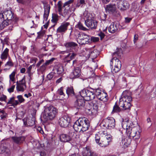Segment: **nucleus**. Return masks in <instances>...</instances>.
I'll list each match as a JSON object with an SVG mask.
<instances>
[{
  "label": "nucleus",
  "instance_id": "obj_1",
  "mask_svg": "<svg viewBox=\"0 0 156 156\" xmlns=\"http://www.w3.org/2000/svg\"><path fill=\"white\" fill-rule=\"evenodd\" d=\"M121 126L124 129H126V134L129 137L133 138L136 141L140 138V133L137 128L132 126L133 123L131 121L127 119L123 120Z\"/></svg>",
  "mask_w": 156,
  "mask_h": 156
},
{
  "label": "nucleus",
  "instance_id": "obj_2",
  "mask_svg": "<svg viewBox=\"0 0 156 156\" xmlns=\"http://www.w3.org/2000/svg\"><path fill=\"white\" fill-rule=\"evenodd\" d=\"M99 134H95V140L97 143L102 147H107L112 140V136L111 135L108 134L106 131H100Z\"/></svg>",
  "mask_w": 156,
  "mask_h": 156
},
{
  "label": "nucleus",
  "instance_id": "obj_3",
  "mask_svg": "<svg viewBox=\"0 0 156 156\" xmlns=\"http://www.w3.org/2000/svg\"><path fill=\"white\" fill-rule=\"evenodd\" d=\"M87 89H83L79 92L80 95L85 97L87 101L94 99L96 96L97 98L102 92L100 88L93 89L87 87Z\"/></svg>",
  "mask_w": 156,
  "mask_h": 156
},
{
  "label": "nucleus",
  "instance_id": "obj_4",
  "mask_svg": "<svg viewBox=\"0 0 156 156\" xmlns=\"http://www.w3.org/2000/svg\"><path fill=\"white\" fill-rule=\"evenodd\" d=\"M132 101L131 92L128 90H126L123 92L121 98L119 99V106L124 110L128 109L131 106Z\"/></svg>",
  "mask_w": 156,
  "mask_h": 156
},
{
  "label": "nucleus",
  "instance_id": "obj_5",
  "mask_svg": "<svg viewBox=\"0 0 156 156\" xmlns=\"http://www.w3.org/2000/svg\"><path fill=\"white\" fill-rule=\"evenodd\" d=\"M73 126L75 131L83 132L88 130L89 123L86 118H80L75 122Z\"/></svg>",
  "mask_w": 156,
  "mask_h": 156
},
{
  "label": "nucleus",
  "instance_id": "obj_6",
  "mask_svg": "<svg viewBox=\"0 0 156 156\" xmlns=\"http://www.w3.org/2000/svg\"><path fill=\"white\" fill-rule=\"evenodd\" d=\"M57 109L53 106L44 107L43 117L46 121L53 119L57 113Z\"/></svg>",
  "mask_w": 156,
  "mask_h": 156
},
{
  "label": "nucleus",
  "instance_id": "obj_7",
  "mask_svg": "<svg viewBox=\"0 0 156 156\" xmlns=\"http://www.w3.org/2000/svg\"><path fill=\"white\" fill-rule=\"evenodd\" d=\"M113 58L111 60L110 65H111V62L113 63L114 65V68L112 71L116 73L119 71L121 67V63L120 61L117 58L120 56L119 53V49L115 52H114L112 55Z\"/></svg>",
  "mask_w": 156,
  "mask_h": 156
},
{
  "label": "nucleus",
  "instance_id": "obj_8",
  "mask_svg": "<svg viewBox=\"0 0 156 156\" xmlns=\"http://www.w3.org/2000/svg\"><path fill=\"white\" fill-rule=\"evenodd\" d=\"M87 16V19L85 21L86 25L88 28L91 29H96L97 26L98 22L90 14L88 13Z\"/></svg>",
  "mask_w": 156,
  "mask_h": 156
},
{
  "label": "nucleus",
  "instance_id": "obj_9",
  "mask_svg": "<svg viewBox=\"0 0 156 156\" xmlns=\"http://www.w3.org/2000/svg\"><path fill=\"white\" fill-rule=\"evenodd\" d=\"M90 37L83 32L80 33L77 35V42L80 44H87L90 41Z\"/></svg>",
  "mask_w": 156,
  "mask_h": 156
},
{
  "label": "nucleus",
  "instance_id": "obj_10",
  "mask_svg": "<svg viewBox=\"0 0 156 156\" xmlns=\"http://www.w3.org/2000/svg\"><path fill=\"white\" fill-rule=\"evenodd\" d=\"M103 126L106 128L111 129L115 126V120L113 118H107L104 119L102 123Z\"/></svg>",
  "mask_w": 156,
  "mask_h": 156
},
{
  "label": "nucleus",
  "instance_id": "obj_11",
  "mask_svg": "<svg viewBox=\"0 0 156 156\" xmlns=\"http://www.w3.org/2000/svg\"><path fill=\"white\" fill-rule=\"evenodd\" d=\"M16 88L18 91L23 92L26 88L25 76L19 81L16 82Z\"/></svg>",
  "mask_w": 156,
  "mask_h": 156
},
{
  "label": "nucleus",
  "instance_id": "obj_12",
  "mask_svg": "<svg viewBox=\"0 0 156 156\" xmlns=\"http://www.w3.org/2000/svg\"><path fill=\"white\" fill-rule=\"evenodd\" d=\"M70 121V118L67 116H64L60 118L58 120L59 125L62 127L68 126Z\"/></svg>",
  "mask_w": 156,
  "mask_h": 156
},
{
  "label": "nucleus",
  "instance_id": "obj_13",
  "mask_svg": "<svg viewBox=\"0 0 156 156\" xmlns=\"http://www.w3.org/2000/svg\"><path fill=\"white\" fill-rule=\"evenodd\" d=\"M80 98H79L77 99L75 102V106L77 109H81L84 108L85 105V101L83 98L87 101L85 97H82L81 95Z\"/></svg>",
  "mask_w": 156,
  "mask_h": 156
},
{
  "label": "nucleus",
  "instance_id": "obj_14",
  "mask_svg": "<svg viewBox=\"0 0 156 156\" xmlns=\"http://www.w3.org/2000/svg\"><path fill=\"white\" fill-rule=\"evenodd\" d=\"M64 44L68 51L71 52L73 50L77 51V48L78 45L76 43L72 41L64 43Z\"/></svg>",
  "mask_w": 156,
  "mask_h": 156
},
{
  "label": "nucleus",
  "instance_id": "obj_15",
  "mask_svg": "<svg viewBox=\"0 0 156 156\" xmlns=\"http://www.w3.org/2000/svg\"><path fill=\"white\" fill-rule=\"evenodd\" d=\"M83 156H97V154L92 151L89 147H87L83 149L82 152Z\"/></svg>",
  "mask_w": 156,
  "mask_h": 156
},
{
  "label": "nucleus",
  "instance_id": "obj_16",
  "mask_svg": "<svg viewBox=\"0 0 156 156\" xmlns=\"http://www.w3.org/2000/svg\"><path fill=\"white\" fill-rule=\"evenodd\" d=\"M118 7L121 11L126 10L129 8V4L126 1H121L117 3Z\"/></svg>",
  "mask_w": 156,
  "mask_h": 156
},
{
  "label": "nucleus",
  "instance_id": "obj_17",
  "mask_svg": "<svg viewBox=\"0 0 156 156\" xmlns=\"http://www.w3.org/2000/svg\"><path fill=\"white\" fill-rule=\"evenodd\" d=\"M70 23L69 22H64L62 23L61 25L58 28L56 31L57 33L63 34L67 30L68 26Z\"/></svg>",
  "mask_w": 156,
  "mask_h": 156
},
{
  "label": "nucleus",
  "instance_id": "obj_18",
  "mask_svg": "<svg viewBox=\"0 0 156 156\" xmlns=\"http://www.w3.org/2000/svg\"><path fill=\"white\" fill-rule=\"evenodd\" d=\"M23 120L24 124L27 126H32L35 124V119L33 116L32 117L24 118Z\"/></svg>",
  "mask_w": 156,
  "mask_h": 156
},
{
  "label": "nucleus",
  "instance_id": "obj_19",
  "mask_svg": "<svg viewBox=\"0 0 156 156\" xmlns=\"http://www.w3.org/2000/svg\"><path fill=\"white\" fill-rule=\"evenodd\" d=\"M80 69L78 67L74 68L73 72L70 75V77L71 79H75L79 77L80 75Z\"/></svg>",
  "mask_w": 156,
  "mask_h": 156
},
{
  "label": "nucleus",
  "instance_id": "obj_20",
  "mask_svg": "<svg viewBox=\"0 0 156 156\" xmlns=\"http://www.w3.org/2000/svg\"><path fill=\"white\" fill-rule=\"evenodd\" d=\"M86 55H87L86 57L89 58L91 57L93 60L94 58H95L98 54L97 51L96 50H91L90 49H87L86 50Z\"/></svg>",
  "mask_w": 156,
  "mask_h": 156
},
{
  "label": "nucleus",
  "instance_id": "obj_21",
  "mask_svg": "<svg viewBox=\"0 0 156 156\" xmlns=\"http://www.w3.org/2000/svg\"><path fill=\"white\" fill-rule=\"evenodd\" d=\"M4 46V45H3L2 53L0 55V58L2 60L5 61L9 56V50L7 48H6L5 49L3 50Z\"/></svg>",
  "mask_w": 156,
  "mask_h": 156
},
{
  "label": "nucleus",
  "instance_id": "obj_22",
  "mask_svg": "<svg viewBox=\"0 0 156 156\" xmlns=\"http://www.w3.org/2000/svg\"><path fill=\"white\" fill-rule=\"evenodd\" d=\"M4 14V20H11L13 18V14L10 10H7L3 12Z\"/></svg>",
  "mask_w": 156,
  "mask_h": 156
},
{
  "label": "nucleus",
  "instance_id": "obj_23",
  "mask_svg": "<svg viewBox=\"0 0 156 156\" xmlns=\"http://www.w3.org/2000/svg\"><path fill=\"white\" fill-rule=\"evenodd\" d=\"M76 55V53L74 52H73L72 53H69L67 55L64 56V60L65 61L69 62L71 60L74 59Z\"/></svg>",
  "mask_w": 156,
  "mask_h": 156
},
{
  "label": "nucleus",
  "instance_id": "obj_24",
  "mask_svg": "<svg viewBox=\"0 0 156 156\" xmlns=\"http://www.w3.org/2000/svg\"><path fill=\"white\" fill-rule=\"evenodd\" d=\"M44 12L43 15L44 21H46L48 16L50 10V5L48 4H45L44 5Z\"/></svg>",
  "mask_w": 156,
  "mask_h": 156
},
{
  "label": "nucleus",
  "instance_id": "obj_25",
  "mask_svg": "<svg viewBox=\"0 0 156 156\" xmlns=\"http://www.w3.org/2000/svg\"><path fill=\"white\" fill-rule=\"evenodd\" d=\"M118 28V25L114 23H113L108 27V30L110 33L113 34L117 31Z\"/></svg>",
  "mask_w": 156,
  "mask_h": 156
},
{
  "label": "nucleus",
  "instance_id": "obj_26",
  "mask_svg": "<svg viewBox=\"0 0 156 156\" xmlns=\"http://www.w3.org/2000/svg\"><path fill=\"white\" fill-rule=\"evenodd\" d=\"M105 9L106 12L113 13L116 11V5L115 4H109L106 5Z\"/></svg>",
  "mask_w": 156,
  "mask_h": 156
},
{
  "label": "nucleus",
  "instance_id": "obj_27",
  "mask_svg": "<svg viewBox=\"0 0 156 156\" xmlns=\"http://www.w3.org/2000/svg\"><path fill=\"white\" fill-rule=\"evenodd\" d=\"M25 137L22 136L19 137H12V139L15 143L18 144H20L22 143L25 139Z\"/></svg>",
  "mask_w": 156,
  "mask_h": 156
},
{
  "label": "nucleus",
  "instance_id": "obj_28",
  "mask_svg": "<svg viewBox=\"0 0 156 156\" xmlns=\"http://www.w3.org/2000/svg\"><path fill=\"white\" fill-rule=\"evenodd\" d=\"M4 153L5 156H9L10 154L9 150L4 146L0 147V154Z\"/></svg>",
  "mask_w": 156,
  "mask_h": 156
},
{
  "label": "nucleus",
  "instance_id": "obj_29",
  "mask_svg": "<svg viewBox=\"0 0 156 156\" xmlns=\"http://www.w3.org/2000/svg\"><path fill=\"white\" fill-rule=\"evenodd\" d=\"M15 98L14 97L10 98L7 102V104L8 105L11 104V106L14 107L18 105H19V102L18 100H15Z\"/></svg>",
  "mask_w": 156,
  "mask_h": 156
},
{
  "label": "nucleus",
  "instance_id": "obj_30",
  "mask_svg": "<svg viewBox=\"0 0 156 156\" xmlns=\"http://www.w3.org/2000/svg\"><path fill=\"white\" fill-rule=\"evenodd\" d=\"M59 139L61 142H68L70 141V138L68 135L65 134H62L59 136Z\"/></svg>",
  "mask_w": 156,
  "mask_h": 156
},
{
  "label": "nucleus",
  "instance_id": "obj_31",
  "mask_svg": "<svg viewBox=\"0 0 156 156\" xmlns=\"http://www.w3.org/2000/svg\"><path fill=\"white\" fill-rule=\"evenodd\" d=\"M55 70L57 71L58 74H61L64 71L63 66L61 64H57L55 66Z\"/></svg>",
  "mask_w": 156,
  "mask_h": 156
},
{
  "label": "nucleus",
  "instance_id": "obj_32",
  "mask_svg": "<svg viewBox=\"0 0 156 156\" xmlns=\"http://www.w3.org/2000/svg\"><path fill=\"white\" fill-rule=\"evenodd\" d=\"M68 136L70 138V140L73 139H77L79 138V136L76 134V133L73 130H70L68 133Z\"/></svg>",
  "mask_w": 156,
  "mask_h": 156
},
{
  "label": "nucleus",
  "instance_id": "obj_33",
  "mask_svg": "<svg viewBox=\"0 0 156 156\" xmlns=\"http://www.w3.org/2000/svg\"><path fill=\"white\" fill-rule=\"evenodd\" d=\"M98 103L95 102L94 103L92 108H91V111L93 115H96L98 111Z\"/></svg>",
  "mask_w": 156,
  "mask_h": 156
},
{
  "label": "nucleus",
  "instance_id": "obj_34",
  "mask_svg": "<svg viewBox=\"0 0 156 156\" xmlns=\"http://www.w3.org/2000/svg\"><path fill=\"white\" fill-rule=\"evenodd\" d=\"M107 96L106 93L102 92L97 98L100 101H105L107 100Z\"/></svg>",
  "mask_w": 156,
  "mask_h": 156
},
{
  "label": "nucleus",
  "instance_id": "obj_35",
  "mask_svg": "<svg viewBox=\"0 0 156 156\" xmlns=\"http://www.w3.org/2000/svg\"><path fill=\"white\" fill-rule=\"evenodd\" d=\"M131 142V138L130 137L125 138L122 140V144L126 147H128L130 144Z\"/></svg>",
  "mask_w": 156,
  "mask_h": 156
},
{
  "label": "nucleus",
  "instance_id": "obj_36",
  "mask_svg": "<svg viewBox=\"0 0 156 156\" xmlns=\"http://www.w3.org/2000/svg\"><path fill=\"white\" fill-rule=\"evenodd\" d=\"M121 111V109L120 107L118 106L117 103H115V104L114 105L113 110L112 112V113H114L115 112H118Z\"/></svg>",
  "mask_w": 156,
  "mask_h": 156
},
{
  "label": "nucleus",
  "instance_id": "obj_37",
  "mask_svg": "<svg viewBox=\"0 0 156 156\" xmlns=\"http://www.w3.org/2000/svg\"><path fill=\"white\" fill-rule=\"evenodd\" d=\"M51 21L54 23H57L58 20V16L56 13H53L52 16Z\"/></svg>",
  "mask_w": 156,
  "mask_h": 156
},
{
  "label": "nucleus",
  "instance_id": "obj_38",
  "mask_svg": "<svg viewBox=\"0 0 156 156\" xmlns=\"http://www.w3.org/2000/svg\"><path fill=\"white\" fill-rule=\"evenodd\" d=\"M69 9H67L66 8H65L64 9L63 11V12L62 11H61V13H59V15H62L63 16L66 17V16H69Z\"/></svg>",
  "mask_w": 156,
  "mask_h": 156
},
{
  "label": "nucleus",
  "instance_id": "obj_39",
  "mask_svg": "<svg viewBox=\"0 0 156 156\" xmlns=\"http://www.w3.org/2000/svg\"><path fill=\"white\" fill-rule=\"evenodd\" d=\"M7 114L4 110H0V116L2 119H4L6 118Z\"/></svg>",
  "mask_w": 156,
  "mask_h": 156
},
{
  "label": "nucleus",
  "instance_id": "obj_40",
  "mask_svg": "<svg viewBox=\"0 0 156 156\" xmlns=\"http://www.w3.org/2000/svg\"><path fill=\"white\" fill-rule=\"evenodd\" d=\"M76 27L78 28L80 30H87V28L84 27L83 24H82L80 22H79L76 25Z\"/></svg>",
  "mask_w": 156,
  "mask_h": 156
},
{
  "label": "nucleus",
  "instance_id": "obj_41",
  "mask_svg": "<svg viewBox=\"0 0 156 156\" xmlns=\"http://www.w3.org/2000/svg\"><path fill=\"white\" fill-rule=\"evenodd\" d=\"M66 92L68 95L71 94L74 95L73 88L72 87H68L66 89Z\"/></svg>",
  "mask_w": 156,
  "mask_h": 156
},
{
  "label": "nucleus",
  "instance_id": "obj_42",
  "mask_svg": "<svg viewBox=\"0 0 156 156\" xmlns=\"http://www.w3.org/2000/svg\"><path fill=\"white\" fill-rule=\"evenodd\" d=\"M16 75V72L15 71L13 72L11 74L9 75V78H10V80L9 82H10V81L14 82H15V77Z\"/></svg>",
  "mask_w": 156,
  "mask_h": 156
},
{
  "label": "nucleus",
  "instance_id": "obj_43",
  "mask_svg": "<svg viewBox=\"0 0 156 156\" xmlns=\"http://www.w3.org/2000/svg\"><path fill=\"white\" fill-rule=\"evenodd\" d=\"M107 29V27H106L105 29L103 30V31L104 32V33L102 32L101 31L98 34V35L101 38V40L103 38H104L105 36V32H106V30Z\"/></svg>",
  "mask_w": 156,
  "mask_h": 156
},
{
  "label": "nucleus",
  "instance_id": "obj_44",
  "mask_svg": "<svg viewBox=\"0 0 156 156\" xmlns=\"http://www.w3.org/2000/svg\"><path fill=\"white\" fill-rule=\"evenodd\" d=\"M62 2L61 1H59L57 4L58 10L59 13H61V11H62Z\"/></svg>",
  "mask_w": 156,
  "mask_h": 156
},
{
  "label": "nucleus",
  "instance_id": "obj_45",
  "mask_svg": "<svg viewBox=\"0 0 156 156\" xmlns=\"http://www.w3.org/2000/svg\"><path fill=\"white\" fill-rule=\"evenodd\" d=\"M17 98L18 100V101L19 102V105L20 103L23 102L25 101L24 99L23 98L22 96L21 95H19L17 96Z\"/></svg>",
  "mask_w": 156,
  "mask_h": 156
},
{
  "label": "nucleus",
  "instance_id": "obj_46",
  "mask_svg": "<svg viewBox=\"0 0 156 156\" xmlns=\"http://www.w3.org/2000/svg\"><path fill=\"white\" fill-rule=\"evenodd\" d=\"M73 1V0H69V1L66 2L64 4L63 7L65 8H67L69 7V4H71Z\"/></svg>",
  "mask_w": 156,
  "mask_h": 156
},
{
  "label": "nucleus",
  "instance_id": "obj_47",
  "mask_svg": "<svg viewBox=\"0 0 156 156\" xmlns=\"http://www.w3.org/2000/svg\"><path fill=\"white\" fill-rule=\"evenodd\" d=\"M54 58H52L50 59H49V60H47L46 62L44 63V65H46L47 66L48 65L50 64H51L52 62L54 61V60H55Z\"/></svg>",
  "mask_w": 156,
  "mask_h": 156
},
{
  "label": "nucleus",
  "instance_id": "obj_48",
  "mask_svg": "<svg viewBox=\"0 0 156 156\" xmlns=\"http://www.w3.org/2000/svg\"><path fill=\"white\" fill-rule=\"evenodd\" d=\"M14 64L10 60L7 62L5 64V66H8L9 67H12L13 66Z\"/></svg>",
  "mask_w": 156,
  "mask_h": 156
},
{
  "label": "nucleus",
  "instance_id": "obj_49",
  "mask_svg": "<svg viewBox=\"0 0 156 156\" xmlns=\"http://www.w3.org/2000/svg\"><path fill=\"white\" fill-rule=\"evenodd\" d=\"M57 93L60 95H63L64 96V94L63 92V87H61L57 91Z\"/></svg>",
  "mask_w": 156,
  "mask_h": 156
},
{
  "label": "nucleus",
  "instance_id": "obj_50",
  "mask_svg": "<svg viewBox=\"0 0 156 156\" xmlns=\"http://www.w3.org/2000/svg\"><path fill=\"white\" fill-rule=\"evenodd\" d=\"M90 41L93 42H96L98 41L99 40V38L98 37H90Z\"/></svg>",
  "mask_w": 156,
  "mask_h": 156
},
{
  "label": "nucleus",
  "instance_id": "obj_51",
  "mask_svg": "<svg viewBox=\"0 0 156 156\" xmlns=\"http://www.w3.org/2000/svg\"><path fill=\"white\" fill-rule=\"evenodd\" d=\"M6 98V96L3 94L0 95V101H5Z\"/></svg>",
  "mask_w": 156,
  "mask_h": 156
},
{
  "label": "nucleus",
  "instance_id": "obj_52",
  "mask_svg": "<svg viewBox=\"0 0 156 156\" xmlns=\"http://www.w3.org/2000/svg\"><path fill=\"white\" fill-rule=\"evenodd\" d=\"M86 113L89 115H93L91 111V108L90 109H87L86 110Z\"/></svg>",
  "mask_w": 156,
  "mask_h": 156
},
{
  "label": "nucleus",
  "instance_id": "obj_53",
  "mask_svg": "<svg viewBox=\"0 0 156 156\" xmlns=\"http://www.w3.org/2000/svg\"><path fill=\"white\" fill-rule=\"evenodd\" d=\"M15 87V85H13L11 87L8 89V91L10 92L11 93L13 92L14 91V89Z\"/></svg>",
  "mask_w": 156,
  "mask_h": 156
},
{
  "label": "nucleus",
  "instance_id": "obj_54",
  "mask_svg": "<svg viewBox=\"0 0 156 156\" xmlns=\"http://www.w3.org/2000/svg\"><path fill=\"white\" fill-rule=\"evenodd\" d=\"M4 21H3L2 23L5 26V27L8 26L9 24V20H3Z\"/></svg>",
  "mask_w": 156,
  "mask_h": 156
},
{
  "label": "nucleus",
  "instance_id": "obj_55",
  "mask_svg": "<svg viewBox=\"0 0 156 156\" xmlns=\"http://www.w3.org/2000/svg\"><path fill=\"white\" fill-rule=\"evenodd\" d=\"M4 21H3L2 23L5 26V27L8 26L9 24V20H3Z\"/></svg>",
  "mask_w": 156,
  "mask_h": 156
},
{
  "label": "nucleus",
  "instance_id": "obj_56",
  "mask_svg": "<svg viewBox=\"0 0 156 156\" xmlns=\"http://www.w3.org/2000/svg\"><path fill=\"white\" fill-rule=\"evenodd\" d=\"M91 64L93 65L92 68L94 69H95L98 66L97 65V63L95 62H91Z\"/></svg>",
  "mask_w": 156,
  "mask_h": 156
},
{
  "label": "nucleus",
  "instance_id": "obj_57",
  "mask_svg": "<svg viewBox=\"0 0 156 156\" xmlns=\"http://www.w3.org/2000/svg\"><path fill=\"white\" fill-rule=\"evenodd\" d=\"M1 10V9L0 8V19H2L3 20H4V16L3 15H4V14H3V12L2 13Z\"/></svg>",
  "mask_w": 156,
  "mask_h": 156
},
{
  "label": "nucleus",
  "instance_id": "obj_58",
  "mask_svg": "<svg viewBox=\"0 0 156 156\" xmlns=\"http://www.w3.org/2000/svg\"><path fill=\"white\" fill-rule=\"evenodd\" d=\"M138 36L137 34H135L134 37V43L135 44L137 40H138Z\"/></svg>",
  "mask_w": 156,
  "mask_h": 156
},
{
  "label": "nucleus",
  "instance_id": "obj_59",
  "mask_svg": "<svg viewBox=\"0 0 156 156\" xmlns=\"http://www.w3.org/2000/svg\"><path fill=\"white\" fill-rule=\"evenodd\" d=\"M46 65H44V63L42 66H41L40 67V69L42 71H44L46 68L47 67Z\"/></svg>",
  "mask_w": 156,
  "mask_h": 156
},
{
  "label": "nucleus",
  "instance_id": "obj_60",
  "mask_svg": "<svg viewBox=\"0 0 156 156\" xmlns=\"http://www.w3.org/2000/svg\"><path fill=\"white\" fill-rule=\"evenodd\" d=\"M32 65H31L28 68H27V73H30V72H31V70L32 68Z\"/></svg>",
  "mask_w": 156,
  "mask_h": 156
},
{
  "label": "nucleus",
  "instance_id": "obj_61",
  "mask_svg": "<svg viewBox=\"0 0 156 156\" xmlns=\"http://www.w3.org/2000/svg\"><path fill=\"white\" fill-rule=\"evenodd\" d=\"M132 19V18H131L126 17L125 18V21L126 23H128Z\"/></svg>",
  "mask_w": 156,
  "mask_h": 156
},
{
  "label": "nucleus",
  "instance_id": "obj_62",
  "mask_svg": "<svg viewBox=\"0 0 156 156\" xmlns=\"http://www.w3.org/2000/svg\"><path fill=\"white\" fill-rule=\"evenodd\" d=\"M38 36L37 37L40 38L43 35L44 33L43 32H39L37 33Z\"/></svg>",
  "mask_w": 156,
  "mask_h": 156
},
{
  "label": "nucleus",
  "instance_id": "obj_63",
  "mask_svg": "<svg viewBox=\"0 0 156 156\" xmlns=\"http://www.w3.org/2000/svg\"><path fill=\"white\" fill-rule=\"evenodd\" d=\"M53 77V75L52 73H50L47 75V78L49 80H51Z\"/></svg>",
  "mask_w": 156,
  "mask_h": 156
},
{
  "label": "nucleus",
  "instance_id": "obj_64",
  "mask_svg": "<svg viewBox=\"0 0 156 156\" xmlns=\"http://www.w3.org/2000/svg\"><path fill=\"white\" fill-rule=\"evenodd\" d=\"M17 1L18 3L23 4L25 3V0H17Z\"/></svg>",
  "mask_w": 156,
  "mask_h": 156
}]
</instances>
